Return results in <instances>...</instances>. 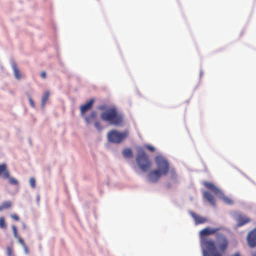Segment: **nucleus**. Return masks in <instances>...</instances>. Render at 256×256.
I'll return each instance as SVG.
<instances>
[{"mask_svg": "<svg viewBox=\"0 0 256 256\" xmlns=\"http://www.w3.org/2000/svg\"><path fill=\"white\" fill-rule=\"evenodd\" d=\"M220 229L206 227L200 232L201 244L205 248L202 250L204 256H222V253L226 250L228 242L224 234H218L216 236L219 250H218L214 240H208L206 238L207 236L216 234Z\"/></svg>", "mask_w": 256, "mask_h": 256, "instance_id": "1", "label": "nucleus"}, {"mask_svg": "<svg viewBox=\"0 0 256 256\" xmlns=\"http://www.w3.org/2000/svg\"><path fill=\"white\" fill-rule=\"evenodd\" d=\"M155 162L158 169L151 170L148 175V180L152 183L158 182L162 176H166L170 171V164L164 157L158 156Z\"/></svg>", "mask_w": 256, "mask_h": 256, "instance_id": "2", "label": "nucleus"}, {"mask_svg": "<svg viewBox=\"0 0 256 256\" xmlns=\"http://www.w3.org/2000/svg\"><path fill=\"white\" fill-rule=\"evenodd\" d=\"M100 117L103 120L116 126H122L124 122L122 115L119 113L114 107L108 108L102 112Z\"/></svg>", "mask_w": 256, "mask_h": 256, "instance_id": "3", "label": "nucleus"}, {"mask_svg": "<svg viewBox=\"0 0 256 256\" xmlns=\"http://www.w3.org/2000/svg\"><path fill=\"white\" fill-rule=\"evenodd\" d=\"M136 162L140 168L144 172H147L152 167V162L142 148H140L138 150Z\"/></svg>", "mask_w": 256, "mask_h": 256, "instance_id": "4", "label": "nucleus"}, {"mask_svg": "<svg viewBox=\"0 0 256 256\" xmlns=\"http://www.w3.org/2000/svg\"><path fill=\"white\" fill-rule=\"evenodd\" d=\"M129 134L128 130L119 132L116 130H111L108 134V140L112 143L120 144L123 142Z\"/></svg>", "mask_w": 256, "mask_h": 256, "instance_id": "5", "label": "nucleus"}, {"mask_svg": "<svg viewBox=\"0 0 256 256\" xmlns=\"http://www.w3.org/2000/svg\"><path fill=\"white\" fill-rule=\"evenodd\" d=\"M190 216L194 218L196 225L204 224L208 222V218L200 215L195 214L194 212H190Z\"/></svg>", "mask_w": 256, "mask_h": 256, "instance_id": "6", "label": "nucleus"}, {"mask_svg": "<svg viewBox=\"0 0 256 256\" xmlns=\"http://www.w3.org/2000/svg\"><path fill=\"white\" fill-rule=\"evenodd\" d=\"M248 242L250 247L256 246V230H252L249 233Z\"/></svg>", "mask_w": 256, "mask_h": 256, "instance_id": "7", "label": "nucleus"}, {"mask_svg": "<svg viewBox=\"0 0 256 256\" xmlns=\"http://www.w3.org/2000/svg\"><path fill=\"white\" fill-rule=\"evenodd\" d=\"M0 177L4 179L9 178V170L4 163L0 164Z\"/></svg>", "mask_w": 256, "mask_h": 256, "instance_id": "8", "label": "nucleus"}, {"mask_svg": "<svg viewBox=\"0 0 256 256\" xmlns=\"http://www.w3.org/2000/svg\"><path fill=\"white\" fill-rule=\"evenodd\" d=\"M94 100L92 99L86 102L84 105H82L80 108V113L82 115L84 114L86 112L90 110L94 104Z\"/></svg>", "mask_w": 256, "mask_h": 256, "instance_id": "9", "label": "nucleus"}, {"mask_svg": "<svg viewBox=\"0 0 256 256\" xmlns=\"http://www.w3.org/2000/svg\"><path fill=\"white\" fill-rule=\"evenodd\" d=\"M250 219L248 216L240 214L238 216L237 218V226L238 227L242 226L248 223L249 222H250Z\"/></svg>", "mask_w": 256, "mask_h": 256, "instance_id": "10", "label": "nucleus"}, {"mask_svg": "<svg viewBox=\"0 0 256 256\" xmlns=\"http://www.w3.org/2000/svg\"><path fill=\"white\" fill-rule=\"evenodd\" d=\"M204 185L206 188L212 191L216 194H218L222 193L220 190H218V188L216 187L212 183L204 182Z\"/></svg>", "mask_w": 256, "mask_h": 256, "instance_id": "11", "label": "nucleus"}, {"mask_svg": "<svg viewBox=\"0 0 256 256\" xmlns=\"http://www.w3.org/2000/svg\"><path fill=\"white\" fill-rule=\"evenodd\" d=\"M97 112L96 111H92L88 116L85 117V120L87 124H90L94 121L96 118Z\"/></svg>", "mask_w": 256, "mask_h": 256, "instance_id": "12", "label": "nucleus"}, {"mask_svg": "<svg viewBox=\"0 0 256 256\" xmlns=\"http://www.w3.org/2000/svg\"><path fill=\"white\" fill-rule=\"evenodd\" d=\"M12 68L16 78L18 80H20L22 78V74H20L16 63L14 62L12 64Z\"/></svg>", "mask_w": 256, "mask_h": 256, "instance_id": "13", "label": "nucleus"}, {"mask_svg": "<svg viewBox=\"0 0 256 256\" xmlns=\"http://www.w3.org/2000/svg\"><path fill=\"white\" fill-rule=\"evenodd\" d=\"M204 196L210 204L212 206L216 205V201L214 196L208 192H204Z\"/></svg>", "mask_w": 256, "mask_h": 256, "instance_id": "14", "label": "nucleus"}, {"mask_svg": "<svg viewBox=\"0 0 256 256\" xmlns=\"http://www.w3.org/2000/svg\"><path fill=\"white\" fill-rule=\"evenodd\" d=\"M12 206V202L10 201H5L0 205V212L10 208Z\"/></svg>", "mask_w": 256, "mask_h": 256, "instance_id": "15", "label": "nucleus"}, {"mask_svg": "<svg viewBox=\"0 0 256 256\" xmlns=\"http://www.w3.org/2000/svg\"><path fill=\"white\" fill-rule=\"evenodd\" d=\"M122 154L126 158H130L132 156V150L130 148H126L123 150Z\"/></svg>", "mask_w": 256, "mask_h": 256, "instance_id": "16", "label": "nucleus"}, {"mask_svg": "<svg viewBox=\"0 0 256 256\" xmlns=\"http://www.w3.org/2000/svg\"><path fill=\"white\" fill-rule=\"evenodd\" d=\"M50 96V92H46L42 98V107L44 106L46 104V103L47 100H48Z\"/></svg>", "mask_w": 256, "mask_h": 256, "instance_id": "17", "label": "nucleus"}, {"mask_svg": "<svg viewBox=\"0 0 256 256\" xmlns=\"http://www.w3.org/2000/svg\"><path fill=\"white\" fill-rule=\"evenodd\" d=\"M8 182L10 184L12 185H18V182L15 178L13 177H10V174H9Z\"/></svg>", "mask_w": 256, "mask_h": 256, "instance_id": "18", "label": "nucleus"}, {"mask_svg": "<svg viewBox=\"0 0 256 256\" xmlns=\"http://www.w3.org/2000/svg\"><path fill=\"white\" fill-rule=\"evenodd\" d=\"M222 198L223 200V201L228 204H233V201L230 198H229L226 196H222Z\"/></svg>", "mask_w": 256, "mask_h": 256, "instance_id": "19", "label": "nucleus"}, {"mask_svg": "<svg viewBox=\"0 0 256 256\" xmlns=\"http://www.w3.org/2000/svg\"><path fill=\"white\" fill-rule=\"evenodd\" d=\"M6 227V224L5 222L4 218V217L0 218V228H4Z\"/></svg>", "mask_w": 256, "mask_h": 256, "instance_id": "20", "label": "nucleus"}, {"mask_svg": "<svg viewBox=\"0 0 256 256\" xmlns=\"http://www.w3.org/2000/svg\"><path fill=\"white\" fill-rule=\"evenodd\" d=\"M94 124L95 128L98 131H100L102 130V127L101 126V124L99 121H95Z\"/></svg>", "mask_w": 256, "mask_h": 256, "instance_id": "21", "label": "nucleus"}, {"mask_svg": "<svg viewBox=\"0 0 256 256\" xmlns=\"http://www.w3.org/2000/svg\"><path fill=\"white\" fill-rule=\"evenodd\" d=\"M30 184L32 188H34L36 187V180L34 178H30Z\"/></svg>", "mask_w": 256, "mask_h": 256, "instance_id": "22", "label": "nucleus"}, {"mask_svg": "<svg viewBox=\"0 0 256 256\" xmlns=\"http://www.w3.org/2000/svg\"><path fill=\"white\" fill-rule=\"evenodd\" d=\"M10 216L11 218L15 221H18L20 220L19 216L16 214H10Z\"/></svg>", "mask_w": 256, "mask_h": 256, "instance_id": "23", "label": "nucleus"}, {"mask_svg": "<svg viewBox=\"0 0 256 256\" xmlns=\"http://www.w3.org/2000/svg\"><path fill=\"white\" fill-rule=\"evenodd\" d=\"M145 148L148 150L150 152H154V150H155V148L153 146H150V145H148V144L146 145Z\"/></svg>", "mask_w": 256, "mask_h": 256, "instance_id": "24", "label": "nucleus"}, {"mask_svg": "<svg viewBox=\"0 0 256 256\" xmlns=\"http://www.w3.org/2000/svg\"><path fill=\"white\" fill-rule=\"evenodd\" d=\"M12 229L13 230L15 238H18V230L14 226H12Z\"/></svg>", "mask_w": 256, "mask_h": 256, "instance_id": "25", "label": "nucleus"}, {"mask_svg": "<svg viewBox=\"0 0 256 256\" xmlns=\"http://www.w3.org/2000/svg\"><path fill=\"white\" fill-rule=\"evenodd\" d=\"M28 100H29V102H30V106L32 108H34V101L32 99V98L30 96L28 98Z\"/></svg>", "mask_w": 256, "mask_h": 256, "instance_id": "26", "label": "nucleus"}, {"mask_svg": "<svg viewBox=\"0 0 256 256\" xmlns=\"http://www.w3.org/2000/svg\"><path fill=\"white\" fill-rule=\"evenodd\" d=\"M12 249L10 247L7 248V254L8 256H12Z\"/></svg>", "mask_w": 256, "mask_h": 256, "instance_id": "27", "label": "nucleus"}, {"mask_svg": "<svg viewBox=\"0 0 256 256\" xmlns=\"http://www.w3.org/2000/svg\"><path fill=\"white\" fill-rule=\"evenodd\" d=\"M16 238L18 239V242L22 246L26 245L24 240L18 236V238Z\"/></svg>", "mask_w": 256, "mask_h": 256, "instance_id": "28", "label": "nucleus"}, {"mask_svg": "<svg viewBox=\"0 0 256 256\" xmlns=\"http://www.w3.org/2000/svg\"><path fill=\"white\" fill-rule=\"evenodd\" d=\"M40 76L42 78H46V72L44 71V72H42L41 74H40Z\"/></svg>", "mask_w": 256, "mask_h": 256, "instance_id": "29", "label": "nucleus"}, {"mask_svg": "<svg viewBox=\"0 0 256 256\" xmlns=\"http://www.w3.org/2000/svg\"><path fill=\"white\" fill-rule=\"evenodd\" d=\"M23 247H24V250L25 252H26V254H28V248H27V246H26V244L25 246H24Z\"/></svg>", "mask_w": 256, "mask_h": 256, "instance_id": "30", "label": "nucleus"}, {"mask_svg": "<svg viewBox=\"0 0 256 256\" xmlns=\"http://www.w3.org/2000/svg\"><path fill=\"white\" fill-rule=\"evenodd\" d=\"M40 196H37V201H38V202H39V201H40Z\"/></svg>", "mask_w": 256, "mask_h": 256, "instance_id": "31", "label": "nucleus"}, {"mask_svg": "<svg viewBox=\"0 0 256 256\" xmlns=\"http://www.w3.org/2000/svg\"><path fill=\"white\" fill-rule=\"evenodd\" d=\"M253 256H256V253L253 254Z\"/></svg>", "mask_w": 256, "mask_h": 256, "instance_id": "32", "label": "nucleus"}]
</instances>
